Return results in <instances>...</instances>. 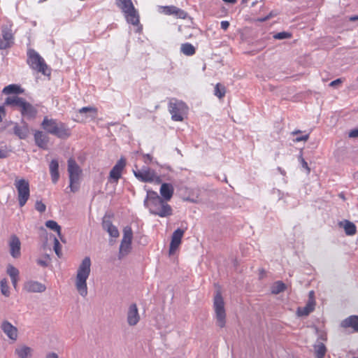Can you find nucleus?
Returning a JSON list of instances; mask_svg holds the SVG:
<instances>
[{
    "label": "nucleus",
    "mask_w": 358,
    "mask_h": 358,
    "mask_svg": "<svg viewBox=\"0 0 358 358\" xmlns=\"http://www.w3.org/2000/svg\"><path fill=\"white\" fill-rule=\"evenodd\" d=\"M144 203L152 214L160 217H169L173 214L171 206L155 191H147Z\"/></svg>",
    "instance_id": "f257e3e1"
},
{
    "label": "nucleus",
    "mask_w": 358,
    "mask_h": 358,
    "mask_svg": "<svg viewBox=\"0 0 358 358\" xmlns=\"http://www.w3.org/2000/svg\"><path fill=\"white\" fill-rule=\"evenodd\" d=\"M91 260L86 257L80 264L76 278V287L78 293L85 296L87 294V279L90 273Z\"/></svg>",
    "instance_id": "f03ea898"
},
{
    "label": "nucleus",
    "mask_w": 358,
    "mask_h": 358,
    "mask_svg": "<svg viewBox=\"0 0 358 358\" xmlns=\"http://www.w3.org/2000/svg\"><path fill=\"white\" fill-rule=\"evenodd\" d=\"M41 127L48 134L59 138H67L71 136V130L64 123L48 117H44Z\"/></svg>",
    "instance_id": "7ed1b4c3"
},
{
    "label": "nucleus",
    "mask_w": 358,
    "mask_h": 358,
    "mask_svg": "<svg viewBox=\"0 0 358 358\" xmlns=\"http://www.w3.org/2000/svg\"><path fill=\"white\" fill-rule=\"evenodd\" d=\"M27 55V64L31 69L44 76H50L51 69L48 66L45 59L35 50L28 49Z\"/></svg>",
    "instance_id": "20e7f679"
},
{
    "label": "nucleus",
    "mask_w": 358,
    "mask_h": 358,
    "mask_svg": "<svg viewBox=\"0 0 358 358\" xmlns=\"http://www.w3.org/2000/svg\"><path fill=\"white\" fill-rule=\"evenodd\" d=\"M116 4L122 10L127 22L135 26L139 24V15L131 0H116Z\"/></svg>",
    "instance_id": "39448f33"
},
{
    "label": "nucleus",
    "mask_w": 358,
    "mask_h": 358,
    "mask_svg": "<svg viewBox=\"0 0 358 358\" xmlns=\"http://www.w3.org/2000/svg\"><path fill=\"white\" fill-rule=\"evenodd\" d=\"M224 305L221 292L217 290L213 299V310L216 324L220 328H224L226 325L227 314Z\"/></svg>",
    "instance_id": "423d86ee"
},
{
    "label": "nucleus",
    "mask_w": 358,
    "mask_h": 358,
    "mask_svg": "<svg viewBox=\"0 0 358 358\" xmlns=\"http://www.w3.org/2000/svg\"><path fill=\"white\" fill-rule=\"evenodd\" d=\"M133 173L135 177L141 182H154L159 184L161 182L160 177L157 174L155 170L150 169L148 166L138 167L135 165L133 169Z\"/></svg>",
    "instance_id": "0eeeda50"
},
{
    "label": "nucleus",
    "mask_w": 358,
    "mask_h": 358,
    "mask_svg": "<svg viewBox=\"0 0 358 358\" xmlns=\"http://www.w3.org/2000/svg\"><path fill=\"white\" fill-rule=\"evenodd\" d=\"M14 186L17 191V199L20 208L25 206L30 198L29 182L24 178H16L14 181Z\"/></svg>",
    "instance_id": "6e6552de"
},
{
    "label": "nucleus",
    "mask_w": 358,
    "mask_h": 358,
    "mask_svg": "<svg viewBox=\"0 0 358 358\" xmlns=\"http://www.w3.org/2000/svg\"><path fill=\"white\" fill-rule=\"evenodd\" d=\"M67 163L70 181L69 187L72 192H76L79 189V180L82 174V169L72 157L69 159Z\"/></svg>",
    "instance_id": "1a4fd4ad"
},
{
    "label": "nucleus",
    "mask_w": 358,
    "mask_h": 358,
    "mask_svg": "<svg viewBox=\"0 0 358 358\" xmlns=\"http://www.w3.org/2000/svg\"><path fill=\"white\" fill-rule=\"evenodd\" d=\"M169 111L173 121L181 122L188 111V106L182 101L171 99L169 102Z\"/></svg>",
    "instance_id": "9d476101"
},
{
    "label": "nucleus",
    "mask_w": 358,
    "mask_h": 358,
    "mask_svg": "<svg viewBox=\"0 0 358 358\" xmlns=\"http://www.w3.org/2000/svg\"><path fill=\"white\" fill-rule=\"evenodd\" d=\"M126 159L121 157L113 167L109 173L108 181L112 183L117 184L118 180L122 178L123 170L126 166Z\"/></svg>",
    "instance_id": "9b49d317"
},
{
    "label": "nucleus",
    "mask_w": 358,
    "mask_h": 358,
    "mask_svg": "<svg viewBox=\"0 0 358 358\" xmlns=\"http://www.w3.org/2000/svg\"><path fill=\"white\" fill-rule=\"evenodd\" d=\"M185 229H177L175 230L171 236V243L169 245V255H173L179 248L182 243V239L185 234Z\"/></svg>",
    "instance_id": "f8f14e48"
},
{
    "label": "nucleus",
    "mask_w": 358,
    "mask_h": 358,
    "mask_svg": "<svg viewBox=\"0 0 358 358\" xmlns=\"http://www.w3.org/2000/svg\"><path fill=\"white\" fill-rule=\"evenodd\" d=\"M14 42V36L11 27H3L0 36V50L10 48Z\"/></svg>",
    "instance_id": "ddd939ff"
},
{
    "label": "nucleus",
    "mask_w": 358,
    "mask_h": 358,
    "mask_svg": "<svg viewBox=\"0 0 358 358\" xmlns=\"http://www.w3.org/2000/svg\"><path fill=\"white\" fill-rule=\"evenodd\" d=\"M78 113L75 120L78 122H85L88 117L95 119L98 113V110L96 108L92 106L83 107L78 110Z\"/></svg>",
    "instance_id": "4468645a"
},
{
    "label": "nucleus",
    "mask_w": 358,
    "mask_h": 358,
    "mask_svg": "<svg viewBox=\"0 0 358 358\" xmlns=\"http://www.w3.org/2000/svg\"><path fill=\"white\" fill-rule=\"evenodd\" d=\"M159 10L164 15H173L180 19H185L187 17V13L185 11L175 6H159Z\"/></svg>",
    "instance_id": "2eb2a0df"
},
{
    "label": "nucleus",
    "mask_w": 358,
    "mask_h": 358,
    "mask_svg": "<svg viewBox=\"0 0 358 358\" xmlns=\"http://www.w3.org/2000/svg\"><path fill=\"white\" fill-rule=\"evenodd\" d=\"M10 254L13 258H18L21 255V243L16 235H12L8 242Z\"/></svg>",
    "instance_id": "dca6fc26"
},
{
    "label": "nucleus",
    "mask_w": 358,
    "mask_h": 358,
    "mask_svg": "<svg viewBox=\"0 0 358 358\" xmlns=\"http://www.w3.org/2000/svg\"><path fill=\"white\" fill-rule=\"evenodd\" d=\"M3 333L12 341H15L17 338V329L8 321H3L1 325Z\"/></svg>",
    "instance_id": "f3484780"
},
{
    "label": "nucleus",
    "mask_w": 358,
    "mask_h": 358,
    "mask_svg": "<svg viewBox=\"0 0 358 358\" xmlns=\"http://www.w3.org/2000/svg\"><path fill=\"white\" fill-rule=\"evenodd\" d=\"M140 320L137 306L135 303L131 304L127 313V322L130 326L136 325Z\"/></svg>",
    "instance_id": "a211bd4d"
},
{
    "label": "nucleus",
    "mask_w": 358,
    "mask_h": 358,
    "mask_svg": "<svg viewBox=\"0 0 358 358\" xmlns=\"http://www.w3.org/2000/svg\"><path fill=\"white\" fill-rule=\"evenodd\" d=\"M45 289V285L34 280L28 281L24 285V289L27 292H43Z\"/></svg>",
    "instance_id": "6ab92c4d"
},
{
    "label": "nucleus",
    "mask_w": 358,
    "mask_h": 358,
    "mask_svg": "<svg viewBox=\"0 0 358 358\" xmlns=\"http://www.w3.org/2000/svg\"><path fill=\"white\" fill-rule=\"evenodd\" d=\"M20 112L22 117L27 119L34 118L37 114V110L35 108V107L27 101L22 106Z\"/></svg>",
    "instance_id": "aec40b11"
},
{
    "label": "nucleus",
    "mask_w": 358,
    "mask_h": 358,
    "mask_svg": "<svg viewBox=\"0 0 358 358\" xmlns=\"http://www.w3.org/2000/svg\"><path fill=\"white\" fill-rule=\"evenodd\" d=\"M26 100L17 96H8L5 101V104L10 106L19 111L25 103Z\"/></svg>",
    "instance_id": "412c9836"
},
{
    "label": "nucleus",
    "mask_w": 358,
    "mask_h": 358,
    "mask_svg": "<svg viewBox=\"0 0 358 358\" xmlns=\"http://www.w3.org/2000/svg\"><path fill=\"white\" fill-rule=\"evenodd\" d=\"M315 306V301L314 299L310 298L304 307L298 308L296 313L299 316H307L314 310Z\"/></svg>",
    "instance_id": "4be33fe9"
},
{
    "label": "nucleus",
    "mask_w": 358,
    "mask_h": 358,
    "mask_svg": "<svg viewBox=\"0 0 358 358\" xmlns=\"http://www.w3.org/2000/svg\"><path fill=\"white\" fill-rule=\"evenodd\" d=\"M174 188L170 183H162L160 187L162 198L166 201L171 200L173 195Z\"/></svg>",
    "instance_id": "5701e85b"
},
{
    "label": "nucleus",
    "mask_w": 358,
    "mask_h": 358,
    "mask_svg": "<svg viewBox=\"0 0 358 358\" xmlns=\"http://www.w3.org/2000/svg\"><path fill=\"white\" fill-rule=\"evenodd\" d=\"M29 128L25 122H22V125L15 123L13 127V132L20 139H25L29 134Z\"/></svg>",
    "instance_id": "b1692460"
},
{
    "label": "nucleus",
    "mask_w": 358,
    "mask_h": 358,
    "mask_svg": "<svg viewBox=\"0 0 358 358\" xmlns=\"http://www.w3.org/2000/svg\"><path fill=\"white\" fill-rule=\"evenodd\" d=\"M50 173L52 182L56 184L59 179V162L57 159H52L49 164Z\"/></svg>",
    "instance_id": "393cba45"
},
{
    "label": "nucleus",
    "mask_w": 358,
    "mask_h": 358,
    "mask_svg": "<svg viewBox=\"0 0 358 358\" xmlns=\"http://www.w3.org/2000/svg\"><path fill=\"white\" fill-rule=\"evenodd\" d=\"M343 328H352L355 331H358V316L351 315L343 320L341 324Z\"/></svg>",
    "instance_id": "a878e982"
},
{
    "label": "nucleus",
    "mask_w": 358,
    "mask_h": 358,
    "mask_svg": "<svg viewBox=\"0 0 358 358\" xmlns=\"http://www.w3.org/2000/svg\"><path fill=\"white\" fill-rule=\"evenodd\" d=\"M34 139L36 144L38 147L44 150L47 149L48 137L46 135H45L42 131H36L34 134Z\"/></svg>",
    "instance_id": "bb28decb"
},
{
    "label": "nucleus",
    "mask_w": 358,
    "mask_h": 358,
    "mask_svg": "<svg viewBox=\"0 0 358 358\" xmlns=\"http://www.w3.org/2000/svg\"><path fill=\"white\" fill-rule=\"evenodd\" d=\"M102 225L110 236L114 238L119 236L120 234L117 228L110 220H103Z\"/></svg>",
    "instance_id": "cd10ccee"
},
{
    "label": "nucleus",
    "mask_w": 358,
    "mask_h": 358,
    "mask_svg": "<svg viewBox=\"0 0 358 358\" xmlns=\"http://www.w3.org/2000/svg\"><path fill=\"white\" fill-rule=\"evenodd\" d=\"M7 273L10 275L13 285L15 289L17 287V281L19 280V271L13 265H8L7 267Z\"/></svg>",
    "instance_id": "c85d7f7f"
},
{
    "label": "nucleus",
    "mask_w": 358,
    "mask_h": 358,
    "mask_svg": "<svg viewBox=\"0 0 358 358\" xmlns=\"http://www.w3.org/2000/svg\"><path fill=\"white\" fill-rule=\"evenodd\" d=\"M31 348L26 345H22L15 349V354L20 358H31Z\"/></svg>",
    "instance_id": "c756f323"
},
{
    "label": "nucleus",
    "mask_w": 358,
    "mask_h": 358,
    "mask_svg": "<svg viewBox=\"0 0 358 358\" xmlns=\"http://www.w3.org/2000/svg\"><path fill=\"white\" fill-rule=\"evenodd\" d=\"M45 226L50 229V230H52L54 231H55L59 238H60V240L62 241V242H64V239H63V236L62 235V233H61V230H62V228L61 227L57 224V222L54 221V220H48L46 222H45Z\"/></svg>",
    "instance_id": "7c9ffc66"
},
{
    "label": "nucleus",
    "mask_w": 358,
    "mask_h": 358,
    "mask_svg": "<svg viewBox=\"0 0 358 358\" xmlns=\"http://www.w3.org/2000/svg\"><path fill=\"white\" fill-rule=\"evenodd\" d=\"M2 92L5 94H18L23 92V90L17 85H9L3 89Z\"/></svg>",
    "instance_id": "2f4dec72"
},
{
    "label": "nucleus",
    "mask_w": 358,
    "mask_h": 358,
    "mask_svg": "<svg viewBox=\"0 0 358 358\" xmlns=\"http://www.w3.org/2000/svg\"><path fill=\"white\" fill-rule=\"evenodd\" d=\"M180 51L186 56H192L196 52V48L191 43H185L181 45Z\"/></svg>",
    "instance_id": "473e14b6"
},
{
    "label": "nucleus",
    "mask_w": 358,
    "mask_h": 358,
    "mask_svg": "<svg viewBox=\"0 0 358 358\" xmlns=\"http://www.w3.org/2000/svg\"><path fill=\"white\" fill-rule=\"evenodd\" d=\"M314 351L316 358H324L327 350L324 343H320L314 345Z\"/></svg>",
    "instance_id": "72a5a7b5"
},
{
    "label": "nucleus",
    "mask_w": 358,
    "mask_h": 358,
    "mask_svg": "<svg viewBox=\"0 0 358 358\" xmlns=\"http://www.w3.org/2000/svg\"><path fill=\"white\" fill-rule=\"evenodd\" d=\"M343 228L345 229V234L348 236H353L357 232L355 224L348 220L345 221Z\"/></svg>",
    "instance_id": "f704fd0d"
},
{
    "label": "nucleus",
    "mask_w": 358,
    "mask_h": 358,
    "mask_svg": "<svg viewBox=\"0 0 358 358\" xmlns=\"http://www.w3.org/2000/svg\"><path fill=\"white\" fill-rule=\"evenodd\" d=\"M131 245V243L121 241V244L120 246V251H119V258L120 259H121L122 257L127 255L130 252Z\"/></svg>",
    "instance_id": "c9c22d12"
},
{
    "label": "nucleus",
    "mask_w": 358,
    "mask_h": 358,
    "mask_svg": "<svg viewBox=\"0 0 358 358\" xmlns=\"http://www.w3.org/2000/svg\"><path fill=\"white\" fill-rule=\"evenodd\" d=\"M133 238V231L130 227H124L123 230V238L122 241L131 243Z\"/></svg>",
    "instance_id": "e433bc0d"
},
{
    "label": "nucleus",
    "mask_w": 358,
    "mask_h": 358,
    "mask_svg": "<svg viewBox=\"0 0 358 358\" xmlns=\"http://www.w3.org/2000/svg\"><path fill=\"white\" fill-rule=\"evenodd\" d=\"M285 289L286 286L282 282L277 281L271 287V292L273 294H277L285 291Z\"/></svg>",
    "instance_id": "4c0bfd02"
},
{
    "label": "nucleus",
    "mask_w": 358,
    "mask_h": 358,
    "mask_svg": "<svg viewBox=\"0 0 358 358\" xmlns=\"http://www.w3.org/2000/svg\"><path fill=\"white\" fill-rule=\"evenodd\" d=\"M215 95L219 99H222L226 94V88L220 83L216 84L215 86Z\"/></svg>",
    "instance_id": "58836bf2"
},
{
    "label": "nucleus",
    "mask_w": 358,
    "mask_h": 358,
    "mask_svg": "<svg viewBox=\"0 0 358 358\" xmlns=\"http://www.w3.org/2000/svg\"><path fill=\"white\" fill-rule=\"evenodd\" d=\"M0 285L2 294L8 296L10 295V291L8 280L5 278L1 280Z\"/></svg>",
    "instance_id": "ea45409f"
},
{
    "label": "nucleus",
    "mask_w": 358,
    "mask_h": 358,
    "mask_svg": "<svg viewBox=\"0 0 358 358\" xmlns=\"http://www.w3.org/2000/svg\"><path fill=\"white\" fill-rule=\"evenodd\" d=\"M54 250L57 255V256L60 258L62 255V246L59 243V241L57 238L55 237L54 238Z\"/></svg>",
    "instance_id": "a19ab883"
},
{
    "label": "nucleus",
    "mask_w": 358,
    "mask_h": 358,
    "mask_svg": "<svg viewBox=\"0 0 358 358\" xmlns=\"http://www.w3.org/2000/svg\"><path fill=\"white\" fill-rule=\"evenodd\" d=\"M291 36H292L291 34H289L288 32L282 31V32L276 34L274 36V38L275 39L281 40V39H285V38H291Z\"/></svg>",
    "instance_id": "79ce46f5"
},
{
    "label": "nucleus",
    "mask_w": 358,
    "mask_h": 358,
    "mask_svg": "<svg viewBox=\"0 0 358 358\" xmlns=\"http://www.w3.org/2000/svg\"><path fill=\"white\" fill-rule=\"evenodd\" d=\"M299 162H301V166L303 169H305L307 171V173L309 174L310 173V167L308 166V163L306 162V160L304 159V158L303 157V155L301 154L299 156Z\"/></svg>",
    "instance_id": "37998d69"
},
{
    "label": "nucleus",
    "mask_w": 358,
    "mask_h": 358,
    "mask_svg": "<svg viewBox=\"0 0 358 358\" xmlns=\"http://www.w3.org/2000/svg\"><path fill=\"white\" fill-rule=\"evenodd\" d=\"M35 208L40 213L45 211L46 206L41 201H37L35 204Z\"/></svg>",
    "instance_id": "c03bdc74"
},
{
    "label": "nucleus",
    "mask_w": 358,
    "mask_h": 358,
    "mask_svg": "<svg viewBox=\"0 0 358 358\" xmlns=\"http://www.w3.org/2000/svg\"><path fill=\"white\" fill-rule=\"evenodd\" d=\"M9 150L6 148H0V159L6 158L8 157Z\"/></svg>",
    "instance_id": "a18cd8bd"
},
{
    "label": "nucleus",
    "mask_w": 358,
    "mask_h": 358,
    "mask_svg": "<svg viewBox=\"0 0 358 358\" xmlns=\"http://www.w3.org/2000/svg\"><path fill=\"white\" fill-rule=\"evenodd\" d=\"M308 138H309V135L306 134V135H303V136H301L296 137L294 140V142L306 141L308 140Z\"/></svg>",
    "instance_id": "49530a36"
},
{
    "label": "nucleus",
    "mask_w": 358,
    "mask_h": 358,
    "mask_svg": "<svg viewBox=\"0 0 358 358\" xmlns=\"http://www.w3.org/2000/svg\"><path fill=\"white\" fill-rule=\"evenodd\" d=\"M229 25L230 24L228 21H222L220 23L221 28L223 30H227L229 28Z\"/></svg>",
    "instance_id": "de8ad7c7"
},
{
    "label": "nucleus",
    "mask_w": 358,
    "mask_h": 358,
    "mask_svg": "<svg viewBox=\"0 0 358 358\" xmlns=\"http://www.w3.org/2000/svg\"><path fill=\"white\" fill-rule=\"evenodd\" d=\"M349 136L351 138L358 137V129H353L349 133Z\"/></svg>",
    "instance_id": "09e8293b"
},
{
    "label": "nucleus",
    "mask_w": 358,
    "mask_h": 358,
    "mask_svg": "<svg viewBox=\"0 0 358 358\" xmlns=\"http://www.w3.org/2000/svg\"><path fill=\"white\" fill-rule=\"evenodd\" d=\"M342 83L341 79L338 78L330 83L329 85L331 87H336L337 85L341 84Z\"/></svg>",
    "instance_id": "8fccbe9b"
},
{
    "label": "nucleus",
    "mask_w": 358,
    "mask_h": 358,
    "mask_svg": "<svg viewBox=\"0 0 358 358\" xmlns=\"http://www.w3.org/2000/svg\"><path fill=\"white\" fill-rule=\"evenodd\" d=\"M6 111L3 106H0V122L2 120L3 117L5 115Z\"/></svg>",
    "instance_id": "3c124183"
},
{
    "label": "nucleus",
    "mask_w": 358,
    "mask_h": 358,
    "mask_svg": "<svg viewBox=\"0 0 358 358\" xmlns=\"http://www.w3.org/2000/svg\"><path fill=\"white\" fill-rule=\"evenodd\" d=\"M46 358H58V356L56 353L52 352L47 355Z\"/></svg>",
    "instance_id": "603ef678"
},
{
    "label": "nucleus",
    "mask_w": 358,
    "mask_h": 358,
    "mask_svg": "<svg viewBox=\"0 0 358 358\" xmlns=\"http://www.w3.org/2000/svg\"><path fill=\"white\" fill-rule=\"evenodd\" d=\"M37 263L41 265V266H46L48 265L47 262L44 260H41V259H38L37 261Z\"/></svg>",
    "instance_id": "864d4df0"
},
{
    "label": "nucleus",
    "mask_w": 358,
    "mask_h": 358,
    "mask_svg": "<svg viewBox=\"0 0 358 358\" xmlns=\"http://www.w3.org/2000/svg\"><path fill=\"white\" fill-rule=\"evenodd\" d=\"M143 157L145 159V162L148 160L149 162H151L152 159V156L150 154H146L143 155Z\"/></svg>",
    "instance_id": "5fc2aeb1"
},
{
    "label": "nucleus",
    "mask_w": 358,
    "mask_h": 358,
    "mask_svg": "<svg viewBox=\"0 0 358 358\" xmlns=\"http://www.w3.org/2000/svg\"><path fill=\"white\" fill-rule=\"evenodd\" d=\"M349 20H350V21H352V22L358 20V15L351 16V17H350Z\"/></svg>",
    "instance_id": "6e6d98bb"
},
{
    "label": "nucleus",
    "mask_w": 358,
    "mask_h": 358,
    "mask_svg": "<svg viewBox=\"0 0 358 358\" xmlns=\"http://www.w3.org/2000/svg\"><path fill=\"white\" fill-rule=\"evenodd\" d=\"M271 15H271V13L269 15L266 16V17H264V18H262V19H260V20H259V21H260V22H264V21L267 20L268 19H269V17H270Z\"/></svg>",
    "instance_id": "4d7b16f0"
},
{
    "label": "nucleus",
    "mask_w": 358,
    "mask_h": 358,
    "mask_svg": "<svg viewBox=\"0 0 358 358\" xmlns=\"http://www.w3.org/2000/svg\"><path fill=\"white\" fill-rule=\"evenodd\" d=\"M222 1L226 3H235L236 2V0H222Z\"/></svg>",
    "instance_id": "13d9d810"
},
{
    "label": "nucleus",
    "mask_w": 358,
    "mask_h": 358,
    "mask_svg": "<svg viewBox=\"0 0 358 358\" xmlns=\"http://www.w3.org/2000/svg\"><path fill=\"white\" fill-rule=\"evenodd\" d=\"M310 298L314 299V292L313 291H311L309 293V299H310Z\"/></svg>",
    "instance_id": "bf43d9fd"
},
{
    "label": "nucleus",
    "mask_w": 358,
    "mask_h": 358,
    "mask_svg": "<svg viewBox=\"0 0 358 358\" xmlns=\"http://www.w3.org/2000/svg\"><path fill=\"white\" fill-rule=\"evenodd\" d=\"M301 131L300 130H296V131H294L292 132V135H295V134H299L301 133Z\"/></svg>",
    "instance_id": "052dcab7"
},
{
    "label": "nucleus",
    "mask_w": 358,
    "mask_h": 358,
    "mask_svg": "<svg viewBox=\"0 0 358 358\" xmlns=\"http://www.w3.org/2000/svg\"><path fill=\"white\" fill-rule=\"evenodd\" d=\"M339 196H340L341 199H343V200L345 199V196H344L342 194H341L339 195Z\"/></svg>",
    "instance_id": "680f3d73"
},
{
    "label": "nucleus",
    "mask_w": 358,
    "mask_h": 358,
    "mask_svg": "<svg viewBox=\"0 0 358 358\" xmlns=\"http://www.w3.org/2000/svg\"><path fill=\"white\" fill-rule=\"evenodd\" d=\"M249 0H242V3H246L248 2Z\"/></svg>",
    "instance_id": "e2e57ef3"
},
{
    "label": "nucleus",
    "mask_w": 358,
    "mask_h": 358,
    "mask_svg": "<svg viewBox=\"0 0 358 358\" xmlns=\"http://www.w3.org/2000/svg\"><path fill=\"white\" fill-rule=\"evenodd\" d=\"M355 358H358V357H355Z\"/></svg>",
    "instance_id": "0e129e2a"
}]
</instances>
